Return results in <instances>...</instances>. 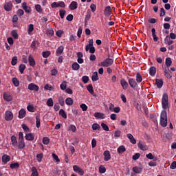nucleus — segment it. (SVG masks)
<instances>
[{
  "label": "nucleus",
  "mask_w": 176,
  "mask_h": 176,
  "mask_svg": "<svg viewBox=\"0 0 176 176\" xmlns=\"http://www.w3.org/2000/svg\"><path fill=\"white\" fill-rule=\"evenodd\" d=\"M160 124L162 127H167V111L163 110L160 116Z\"/></svg>",
  "instance_id": "f257e3e1"
},
{
  "label": "nucleus",
  "mask_w": 176,
  "mask_h": 176,
  "mask_svg": "<svg viewBox=\"0 0 176 176\" xmlns=\"http://www.w3.org/2000/svg\"><path fill=\"white\" fill-rule=\"evenodd\" d=\"M162 105L163 109L168 108V95L167 94H164L162 96Z\"/></svg>",
  "instance_id": "f03ea898"
},
{
  "label": "nucleus",
  "mask_w": 176,
  "mask_h": 176,
  "mask_svg": "<svg viewBox=\"0 0 176 176\" xmlns=\"http://www.w3.org/2000/svg\"><path fill=\"white\" fill-rule=\"evenodd\" d=\"M113 64V59L107 58L98 64L99 67H111Z\"/></svg>",
  "instance_id": "7ed1b4c3"
},
{
  "label": "nucleus",
  "mask_w": 176,
  "mask_h": 176,
  "mask_svg": "<svg viewBox=\"0 0 176 176\" xmlns=\"http://www.w3.org/2000/svg\"><path fill=\"white\" fill-rule=\"evenodd\" d=\"M73 170L75 173H77V174H79V175H83L85 174V170H83V169H82L78 165H74L73 166Z\"/></svg>",
  "instance_id": "20e7f679"
},
{
  "label": "nucleus",
  "mask_w": 176,
  "mask_h": 176,
  "mask_svg": "<svg viewBox=\"0 0 176 176\" xmlns=\"http://www.w3.org/2000/svg\"><path fill=\"white\" fill-rule=\"evenodd\" d=\"M13 119V113L10 111H6L5 113V120L7 122H10Z\"/></svg>",
  "instance_id": "39448f33"
},
{
  "label": "nucleus",
  "mask_w": 176,
  "mask_h": 176,
  "mask_svg": "<svg viewBox=\"0 0 176 176\" xmlns=\"http://www.w3.org/2000/svg\"><path fill=\"white\" fill-rule=\"evenodd\" d=\"M138 146L141 151H148V146L142 140L139 141Z\"/></svg>",
  "instance_id": "423d86ee"
},
{
  "label": "nucleus",
  "mask_w": 176,
  "mask_h": 176,
  "mask_svg": "<svg viewBox=\"0 0 176 176\" xmlns=\"http://www.w3.org/2000/svg\"><path fill=\"white\" fill-rule=\"evenodd\" d=\"M128 82L129 83L130 87L132 89H135V87H137L138 86V83L137 81H135V79L134 78H129Z\"/></svg>",
  "instance_id": "0eeeda50"
},
{
  "label": "nucleus",
  "mask_w": 176,
  "mask_h": 176,
  "mask_svg": "<svg viewBox=\"0 0 176 176\" xmlns=\"http://www.w3.org/2000/svg\"><path fill=\"white\" fill-rule=\"evenodd\" d=\"M28 89L33 91H39V87L34 83H30L28 85Z\"/></svg>",
  "instance_id": "6e6552de"
},
{
  "label": "nucleus",
  "mask_w": 176,
  "mask_h": 176,
  "mask_svg": "<svg viewBox=\"0 0 176 176\" xmlns=\"http://www.w3.org/2000/svg\"><path fill=\"white\" fill-rule=\"evenodd\" d=\"M90 19H91V11L90 10H88L87 11V14H86L85 18V25H87V23L89 21V20H90Z\"/></svg>",
  "instance_id": "1a4fd4ad"
},
{
  "label": "nucleus",
  "mask_w": 176,
  "mask_h": 176,
  "mask_svg": "<svg viewBox=\"0 0 176 176\" xmlns=\"http://www.w3.org/2000/svg\"><path fill=\"white\" fill-rule=\"evenodd\" d=\"M164 75L166 78H168V79H170L172 78L171 72H170V69L168 67H165L163 69Z\"/></svg>",
  "instance_id": "9d476101"
},
{
  "label": "nucleus",
  "mask_w": 176,
  "mask_h": 176,
  "mask_svg": "<svg viewBox=\"0 0 176 176\" xmlns=\"http://www.w3.org/2000/svg\"><path fill=\"white\" fill-rule=\"evenodd\" d=\"M3 99L5 101H7L8 102L12 101L13 100V96L10 95V94H3Z\"/></svg>",
  "instance_id": "9b49d317"
},
{
  "label": "nucleus",
  "mask_w": 176,
  "mask_h": 176,
  "mask_svg": "<svg viewBox=\"0 0 176 176\" xmlns=\"http://www.w3.org/2000/svg\"><path fill=\"white\" fill-rule=\"evenodd\" d=\"M103 155L104 156V162H108V160H111V153L109 152V151H104Z\"/></svg>",
  "instance_id": "f8f14e48"
},
{
  "label": "nucleus",
  "mask_w": 176,
  "mask_h": 176,
  "mask_svg": "<svg viewBox=\"0 0 176 176\" xmlns=\"http://www.w3.org/2000/svg\"><path fill=\"white\" fill-rule=\"evenodd\" d=\"M22 8L25 13H31V7L28 6L26 2L22 3Z\"/></svg>",
  "instance_id": "ddd939ff"
},
{
  "label": "nucleus",
  "mask_w": 176,
  "mask_h": 176,
  "mask_svg": "<svg viewBox=\"0 0 176 176\" xmlns=\"http://www.w3.org/2000/svg\"><path fill=\"white\" fill-rule=\"evenodd\" d=\"M13 6V4H12L11 2H7L4 5V9L6 10V12H10L12 10V7Z\"/></svg>",
  "instance_id": "4468645a"
},
{
  "label": "nucleus",
  "mask_w": 176,
  "mask_h": 176,
  "mask_svg": "<svg viewBox=\"0 0 176 176\" xmlns=\"http://www.w3.org/2000/svg\"><path fill=\"white\" fill-rule=\"evenodd\" d=\"M63 53H64V46L60 45L56 50V56H61Z\"/></svg>",
  "instance_id": "2eb2a0df"
},
{
  "label": "nucleus",
  "mask_w": 176,
  "mask_h": 176,
  "mask_svg": "<svg viewBox=\"0 0 176 176\" xmlns=\"http://www.w3.org/2000/svg\"><path fill=\"white\" fill-rule=\"evenodd\" d=\"M96 119H104L105 118V114L100 112H96L94 115Z\"/></svg>",
  "instance_id": "dca6fc26"
},
{
  "label": "nucleus",
  "mask_w": 176,
  "mask_h": 176,
  "mask_svg": "<svg viewBox=\"0 0 176 176\" xmlns=\"http://www.w3.org/2000/svg\"><path fill=\"white\" fill-rule=\"evenodd\" d=\"M120 85L124 90H126L127 87H129V83L124 79L120 80Z\"/></svg>",
  "instance_id": "f3484780"
},
{
  "label": "nucleus",
  "mask_w": 176,
  "mask_h": 176,
  "mask_svg": "<svg viewBox=\"0 0 176 176\" xmlns=\"http://www.w3.org/2000/svg\"><path fill=\"white\" fill-rule=\"evenodd\" d=\"M28 61L30 67H35V60L32 57V55L31 54L29 55Z\"/></svg>",
  "instance_id": "a211bd4d"
},
{
  "label": "nucleus",
  "mask_w": 176,
  "mask_h": 176,
  "mask_svg": "<svg viewBox=\"0 0 176 176\" xmlns=\"http://www.w3.org/2000/svg\"><path fill=\"white\" fill-rule=\"evenodd\" d=\"M155 85L158 89H162L163 87V79H156Z\"/></svg>",
  "instance_id": "6ab92c4d"
},
{
  "label": "nucleus",
  "mask_w": 176,
  "mask_h": 176,
  "mask_svg": "<svg viewBox=\"0 0 176 176\" xmlns=\"http://www.w3.org/2000/svg\"><path fill=\"white\" fill-rule=\"evenodd\" d=\"M25 138L27 141H34L35 137L33 133H28L25 135Z\"/></svg>",
  "instance_id": "aec40b11"
},
{
  "label": "nucleus",
  "mask_w": 176,
  "mask_h": 176,
  "mask_svg": "<svg viewBox=\"0 0 176 176\" xmlns=\"http://www.w3.org/2000/svg\"><path fill=\"white\" fill-rule=\"evenodd\" d=\"M2 162L4 164H6V163L10 162V156L8 155H3L2 156Z\"/></svg>",
  "instance_id": "412c9836"
},
{
  "label": "nucleus",
  "mask_w": 176,
  "mask_h": 176,
  "mask_svg": "<svg viewBox=\"0 0 176 176\" xmlns=\"http://www.w3.org/2000/svg\"><path fill=\"white\" fill-rule=\"evenodd\" d=\"M25 110L24 109H21L19 112V118L24 119V118H25Z\"/></svg>",
  "instance_id": "4be33fe9"
},
{
  "label": "nucleus",
  "mask_w": 176,
  "mask_h": 176,
  "mask_svg": "<svg viewBox=\"0 0 176 176\" xmlns=\"http://www.w3.org/2000/svg\"><path fill=\"white\" fill-rule=\"evenodd\" d=\"M174 43V41H173V40H171L169 36H166L165 39H164V43L165 45H168V46H170V45H173V43Z\"/></svg>",
  "instance_id": "5701e85b"
},
{
  "label": "nucleus",
  "mask_w": 176,
  "mask_h": 176,
  "mask_svg": "<svg viewBox=\"0 0 176 176\" xmlns=\"http://www.w3.org/2000/svg\"><path fill=\"white\" fill-rule=\"evenodd\" d=\"M17 146L19 149H24V148H25V142H24V140H19Z\"/></svg>",
  "instance_id": "b1692460"
},
{
  "label": "nucleus",
  "mask_w": 176,
  "mask_h": 176,
  "mask_svg": "<svg viewBox=\"0 0 176 176\" xmlns=\"http://www.w3.org/2000/svg\"><path fill=\"white\" fill-rule=\"evenodd\" d=\"M69 9L71 10H75L78 9V3L76 1H72L69 5Z\"/></svg>",
  "instance_id": "393cba45"
},
{
  "label": "nucleus",
  "mask_w": 176,
  "mask_h": 176,
  "mask_svg": "<svg viewBox=\"0 0 176 176\" xmlns=\"http://www.w3.org/2000/svg\"><path fill=\"white\" fill-rule=\"evenodd\" d=\"M11 142H12V146H14V147L17 146L18 142H17V138H16V136H14V135L11 136Z\"/></svg>",
  "instance_id": "a878e982"
},
{
  "label": "nucleus",
  "mask_w": 176,
  "mask_h": 176,
  "mask_svg": "<svg viewBox=\"0 0 176 176\" xmlns=\"http://www.w3.org/2000/svg\"><path fill=\"white\" fill-rule=\"evenodd\" d=\"M151 32H152V36L153 38L154 42H157V41H159V38L156 36V29L153 28L151 30Z\"/></svg>",
  "instance_id": "bb28decb"
},
{
  "label": "nucleus",
  "mask_w": 176,
  "mask_h": 176,
  "mask_svg": "<svg viewBox=\"0 0 176 176\" xmlns=\"http://www.w3.org/2000/svg\"><path fill=\"white\" fill-rule=\"evenodd\" d=\"M133 173H135V174H141L142 171V168L141 167H138V166H134L133 168Z\"/></svg>",
  "instance_id": "cd10ccee"
},
{
  "label": "nucleus",
  "mask_w": 176,
  "mask_h": 176,
  "mask_svg": "<svg viewBox=\"0 0 176 176\" xmlns=\"http://www.w3.org/2000/svg\"><path fill=\"white\" fill-rule=\"evenodd\" d=\"M12 82L14 86H15V87H19V86H20V81H19L17 78H16V77L12 78Z\"/></svg>",
  "instance_id": "c85d7f7f"
},
{
  "label": "nucleus",
  "mask_w": 176,
  "mask_h": 176,
  "mask_svg": "<svg viewBox=\"0 0 176 176\" xmlns=\"http://www.w3.org/2000/svg\"><path fill=\"white\" fill-rule=\"evenodd\" d=\"M118 153H119V155L123 153L124 152H126V147H124V146L122 145L120 146L118 149H117Z\"/></svg>",
  "instance_id": "c756f323"
},
{
  "label": "nucleus",
  "mask_w": 176,
  "mask_h": 176,
  "mask_svg": "<svg viewBox=\"0 0 176 176\" xmlns=\"http://www.w3.org/2000/svg\"><path fill=\"white\" fill-rule=\"evenodd\" d=\"M98 73L97 72H95L93 73L91 76V80L93 82H97L98 80Z\"/></svg>",
  "instance_id": "7c9ffc66"
},
{
  "label": "nucleus",
  "mask_w": 176,
  "mask_h": 176,
  "mask_svg": "<svg viewBox=\"0 0 176 176\" xmlns=\"http://www.w3.org/2000/svg\"><path fill=\"white\" fill-rule=\"evenodd\" d=\"M165 64L168 68L171 67V64H173V60H171V58L168 57L166 58Z\"/></svg>",
  "instance_id": "2f4dec72"
},
{
  "label": "nucleus",
  "mask_w": 176,
  "mask_h": 176,
  "mask_svg": "<svg viewBox=\"0 0 176 176\" xmlns=\"http://www.w3.org/2000/svg\"><path fill=\"white\" fill-rule=\"evenodd\" d=\"M149 74L151 76H155V75H156V67H151L149 69Z\"/></svg>",
  "instance_id": "473e14b6"
},
{
  "label": "nucleus",
  "mask_w": 176,
  "mask_h": 176,
  "mask_svg": "<svg viewBox=\"0 0 176 176\" xmlns=\"http://www.w3.org/2000/svg\"><path fill=\"white\" fill-rule=\"evenodd\" d=\"M37 45H39V42H38V41H32L30 45L31 49H33L34 50H36Z\"/></svg>",
  "instance_id": "72a5a7b5"
},
{
  "label": "nucleus",
  "mask_w": 176,
  "mask_h": 176,
  "mask_svg": "<svg viewBox=\"0 0 176 176\" xmlns=\"http://www.w3.org/2000/svg\"><path fill=\"white\" fill-rule=\"evenodd\" d=\"M10 167L12 170H14L16 168H19V167H20V164L19 162L12 163L10 165Z\"/></svg>",
  "instance_id": "f704fd0d"
},
{
  "label": "nucleus",
  "mask_w": 176,
  "mask_h": 176,
  "mask_svg": "<svg viewBox=\"0 0 176 176\" xmlns=\"http://www.w3.org/2000/svg\"><path fill=\"white\" fill-rule=\"evenodd\" d=\"M72 68L74 71H78V69H79V68H80V65H79V64H78V63L75 62L72 64Z\"/></svg>",
  "instance_id": "c9c22d12"
},
{
  "label": "nucleus",
  "mask_w": 176,
  "mask_h": 176,
  "mask_svg": "<svg viewBox=\"0 0 176 176\" xmlns=\"http://www.w3.org/2000/svg\"><path fill=\"white\" fill-rule=\"evenodd\" d=\"M32 174L31 176H39V173H38V170H36V168L35 166H33L32 168Z\"/></svg>",
  "instance_id": "e433bc0d"
},
{
  "label": "nucleus",
  "mask_w": 176,
  "mask_h": 176,
  "mask_svg": "<svg viewBox=\"0 0 176 176\" xmlns=\"http://www.w3.org/2000/svg\"><path fill=\"white\" fill-rule=\"evenodd\" d=\"M87 90L90 93V94H94V89H93V85L89 84L87 87Z\"/></svg>",
  "instance_id": "4c0bfd02"
},
{
  "label": "nucleus",
  "mask_w": 176,
  "mask_h": 176,
  "mask_svg": "<svg viewBox=\"0 0 176 176\" xmlns=\"http://www.w3.org/2000/svg\"><path fill=\"white\" fill-rule=\"evenodd\" d=\"M59 115L63 118V119H67V113H65V111L64 109H61L59 111Z\"/></svg>",
  "instance_id": "58836bf2"
},
{
  "label": "nucleus",
  "mask_w": 176,
  "mask_h": 176,
  "mask_svg": "<svg viewBox=\"0 0 176 176\" xmlns=\"http://www.w3.org/2000/svg\"><path fill=\"white\" fill-rule=\"evenodd\" d=\"M65 104L69 106L72 105L74 104V100L71 98H67L65 100Z\"/></svg>",
  "instance_id": "ea45409f"
},
{
  "label": "nucleus",
  "mask_w": 176,
  "mask_h": 176,
  "mask_svg": "<svg viewBox=\"0 0 176 176\" xmlns=\"http://www.w3.org/2000/svg\"><path fill=\"white\" fill-rule=\"evenodd\" d=\"M36 127H37V129L41 127V118L39 116H36Z\"/></svg>",
  "instance_id": "a19ab883"
},
{
  "label": "nucleus",
  "mask_w": 176,
  "mask_h": 176,
  "mask_svg": "<svg viewBox=\"0 0 176 176\" xmlns=\"http://www.w3.org/2000/svg\"><path fill=\"white\" fill-rule=\"evenodd\" d=\"M94 41L93 39H90L89 41V44H87L85 47V52H89V47L93 46Z\"/></svg>",
  "instance_id": "79ce46f5"
},
{
  "label": "nucleus",
  "mask_w": 176,
  "mask_h": 176,
  "mask_svg": "<svg viewBox=\"0 0 176 176\" xmlns=\"http://www.w3.org/2000/svg\"><path fill=\"white\" fill-rule=\"evenodd\" d=\"M136 81L137 83H141L142 82V76L140 73H138L136 75Z\"/></svg>",
  "instance_id": "37998d69"
},
{
  "label": "nucleus",
  "mask_w": 176,
  "mask_h": 176,
  "mask_svg": "<svg viewBox=\"0 0 176 176\" xmlns=\"http://www.w3.org/2000/svg\"><path fill=\"white\" fill-rule=\"evenodd\" d=\"M25 69V65L21 64L19 65V71L21 74H24Z\"/></svg>",
  "instance_id": "c03bdc74"
},
{
  "label": "nucleus",
  "mask_w": 176,
  "mask_h": 176,
  "mask_svg": "<svg viewBox=\"0 0 176 176\" xmlns=\"http://www.w3.org/2000/svg\"><path fill=\"white\" fill-rule=\"evenodd\" d=\"M58 102H59L60 105H61V107H64V105H65V102H64V98H63V96L58 97Z\"/></svg>",
  "instance_id": "a18cd8bd"
},
{
  "label": "nucleus",
  "mask_w": 176,
  "mask_h": 176,
  "mask_svg": "<svg viewBox=\"0 0 176 176\" xmlns=\"http://www.w3.org/2000/svg\"><path fill=\"white\" fill-rule=\"evenodd\" d=\"M47 35L48 36H53L54 35V30L52 28L47 30Z\"/></svg>",
  "instance_id": "49530a36"
},
{
  "label": "nucleus",
  "mask_w": 176,
  "mask_h": 176,
  "mask_svg": "<svg viewBox=\"0 0 176 176\" xmlns=\"http://www.w3.org/2000/svg\"><path fill=\"white\" fill-rule=\"evenodd\" d=\"M100 129H101V126H100V124H97V123H94L92 124V129L96 131V130H100Z\"/></svg>",
  "instance_id": "de8ad7c7"
},
{
  "label": "nucleus",
  "mask_w": 176,
  "mask_h": 176,
  "mask_svg": "<svg viewBox=\"0 0 176 176\" xmlns=\"http://www.w3.org/2000/svg\"><path fill=\"white\" fill-rule=\"evenodd\" d=\"M106 171H107V168L104 166H100L99 167V173L100 174H104V173H106Z\"/></svg>",
  "instance_id": "09e8293b"
},
{
  "label": "nucleus",
  "mask_w": 176,
  "mask_h": 176,
  "mask_svg": "<svg viewBox=\"0 0 176 176\" xmlns=\"http://www.w3.org/2000/svg\"><path fill=\"white\" fill-rule=\"evenodd\" d=\"M101 127L104 130V131H109V127L105 123H101Z\"/></svg>",
  "instance_id": "8fccbe9b"
},
{
  "label": "nucleus",
  "mask_w": 176,
  "mask_h": 176,
  "mask_svg": "<svg viewBox=\"0 0 176 176\" xmlns=\"http://www.w3.org/2000/svg\"><path fill=\"white\" fill-rule=\"evenodd\" d=\"M47 107H53L54 102H53V99L52 98H49L47 100Z\"/></svg>",
  "instance_id": "3c124183"
},
{
  "label": "nucleus",
  "mask_w": 176,
  "mask_h": 176,
  "mask_svg": "<svg viewBox=\"0 0 176 176\" xmlns=\"http://www.w3.org/2000/svg\"><path fill=\"white\" fill-rule=\"evenodd\" d=\"M50 54H52V53L50 52V51L43 52V57L44 58H47V57H49V56H50Z\"/></svg>",
  "instance_id": "603ef678"
},
{
  "label": "nucleus",
  "mask_w": 176,
  "mask_h": 176,
  "mask_svg": "<svg viewBox=\"0 0 176 176\" xmlns=\"http://www.w3.org/2000/svg\"><path fill=\"white\" fill-rule=\"evenodd\" d=\"M11 34L14 39H17L19 38V34H17V31L16 30H12Z\"/></svg>",
  "instance_id": "864d4df0"
},
{
  "label": "nucleus",
  "mask_w": 176,
  "mask_h": 176,
  "mask_svg": "<svg viewBox=\"0 0 176 176\" xmlns=\"http://www.w3.org/2000/svg\"><path fill=\"white\" fill-rule=\"evenodd\" d=\"M49 142H50L49 138L45 137L43 138V144H44V145H48Z\"/></svg>",
  "instance_id": "5fc2aeb1"
},
{
  "label": "nucleus",
  "mask_w": 176,
  "mask_h": 176,
  "mask_svg": "<svg viewBox=\"0 0 176 176\" xmlns=\"http://www.w3.org/2000/svg\"><path fill=\"white\" fill-rule=\"evenodd\" d=\"M42 159H43V153H39V154H37L36 155V160H37V162H42Z\"/></svg>",
  "instance_id": "6e6d98bb"
},
{
  "label": "nucleus",
  "mask_w": 176,
  "mask_h": 176,
  "mask_svg": "<svg viewBox=\"0 0 176 176\" xmlns=\"http://www.w3.org/2000/svg\"><path fill=\"white\" fill-rule=\"evenodd\" d=\"M35 9L38 13H42V7L39 4L35 6Z\"/></svg>",
  "instance_id": "4d7b16f0"
},
{
  "label": "nucleus",
  "mask_w": 176,
  "mask_h": 176,
  "mask_svg": "<svg viewBox=\"0 0 176 176\" xmlns=\"http://www.w3.org/2000/svg\"><path fill=\"white\" fill-rule=\"evenodd\" d=\"M34 31V25L33 24H30L28 28V34H31Z\"/></svg>",
  "instance_id": "13d9d810"
},
{
  "label": "nucleus",
  "mask_w": 176,
  "mask_h": 176,
  "mask_svg": "<svg viewBox=\"0 0 176 176\" xmlns=\"http://www.w3.org/2000/svg\"><path fill=\"white\" fill-rule=\"evenodd\" d=\"M65 13H66L65 10H59V16H60V19L64 18V16H65Z\"/></svg>",
  "instance_id": "bf43d9fd"
},
{
  "label": "nucleus",
  "mask_w": 176,
  "mask_h": 176,
  "mask_svg": "<svg viewBox=\"0 0 176 176\" xmlns=\"http://www.w3.org/2000/svg\"><path fill=\"white\" fill-rule=\"evenodd\" d=\"M104 14H111V6H107L105 8Z\"/></svg>",
  "instance_id": "052dcab7"
},
{
  "label": "nucleus",
  "mask_w": 176,
  "mask_h": 176,
  "mask_svg": "<svg viewBox=\"0 0 176 176\" xmlns=\"http://www.w3.org/2000/svg\"><path fill=\"white\" fill-rule=\"evenodd\" d=\"M120 134H122V131L118 130L114 132L115 138H119L120 137Z\"/></svg>",
  "instance_id": "680f3d73"
},
{
  "label": "nucleus",
  "mask_w": 176,
  "mask_h": 176,
  "mask_svg": "<svg viewBox=\"0 0 176 176\" xmlns=\"http://www.w3.org/2000/svg\"><path fill=\"white\" fill-rule=\"evenodd\" d=\"M80 107L83 111V112L87 111V105H86V104H85V103L81 104L80 105Z\"/></svg>",
  "instance_id": "e2e57ef3"
},
{
  "label": "nucleus",
  "mask_w": 176,
  "mask_h": 176,
  "mask_svg": "<svg viewBox=\"0 0 176 176\" xmlns=\"http://www.w3.org/2000/svg\"><path fill=\"white\" fill-rule=\"evenodd\" d=\"M12 65H16L17 64V56H14L11 61Z\"/></svg>",
  "instance_id": "0e129e2a"
},
{
  "label": "nucleus",
  "mask_w": 176,
  "mask_h": 176,
  "mask_svg": "<svg viewBox=\"0 0 176 176\" xmlns=\"http://www.w3.org/2000/svg\"><path fill=\"white\" fill-rule=\"evenodd\" d=\"M82 80L83 83H87V82H89V76H83L82 77Z\"/></svg>",
  "instance_id": "69168bd1"
},
{
  "label": "nucleus",
  "mask_w": 176,
  "mask_h": 176,
  "mask_svg": "<svg viewBox=\"0 0 176 176\" xmlns=\"http://www.w3.org/2000/svg\"><path fill=\"white\" fill-rule=\"evenodd\" d=\"M58 3V8H65V3L64 1H59Z\"/></svg>",
  "instance_id": "338daca9"
},
{
  "label": "nucleus",
  "mask_w": 176,
  "mask_h": 176,
  "mask_svg": "<svg viewBox=\"0 0 176 176\" xmlns=\"http://www.w3.org/2000/svg\"><path fill=\"white\" fill-rule=\"evenodd\" d=\"M170 168L171 170H175V168H176V162H175V161H174V162H173L171 163L170 166Z\"/></svg>",
  "instance_id": "774afa93"
}]
</instances>
